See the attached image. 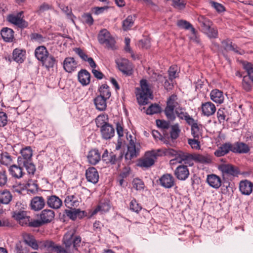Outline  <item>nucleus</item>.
Here are the masks:
<instances>
[{
	"instance_id": "nucleus-1",
	"label": "nucleus",
	"mask_w": 253,
	"mask_h": 253,
	"mask_svg": "<svg viewBox=\"0 0 253 253\" xmlns=\"http://www.w3.org/2000/svg\"><path fill=\"white\" fill-rule=\"evenodd\" d=\"M140 86V88H136V96L139 104L144 105L148 103L150 98H152V94L146 80H141Z\"/></svg>"
},
{
	"instance_id": "nucleus-2",
	"label": "nucleus",
	"mask_w": 253,
	"mask_h": 253,
	"mask_svg": "<svg viewBox=\"0 0 253 253\" xmlns=\"http://www.w3.org/2000/svg\"><path fill=\"white\" fill-rule=\"evenodd\" d=\"M198 25L200 30L210 38H216L218 36L217 29L211 27L212 23L206 17H199Z\"/></svg>"
},
{
	"instance_id": "nucleus-3",
	"label": "nucleus",
	"mask_w": 253,
	"mask_h": 253,
	"mask_svg": "<svg viewBox=\"0 0 253 253\" xmlns=\"http://www.w3.org/2000/svg\"><path fill=\"white\" fill-rule=\"evenodd\" d=\"M75 231L71 230L67 232L64 236L63 242L66 248L69 249L73 246V248L78 250V248L80 246L81 238L79 236L75 235Z\"/></svg>"
},
{
	"instance_id": "nucleus-4",
	"label": "nucleus",
	"mask_w": 253,
	"mask_h": 253,
	"mask_svg": "<svg viewBox=\"0 0 253 253\" xmlns=\"http://www.w3.org/2000/svg\"><path fill=\"white\" fill-rule=\"evenodd\" d=\"M160 152L161 149L146 152L144 158L138 161V166L141 168H149L153 166L157 157L160 156L159 153Z\"/></svg>"
},
{
	"instance_id": "nucleus-5",
	"label": "nucleus",
	"mask_w": 253,
	"mask_h": 253,
	"mask_svg": "<svg viewBox=\"0 0 253 253\" xmlns=\"http://www.w3.org/2000/svg\"><path fill=\"white\" fill-rule=\"evenodd\" d=\"M98 40L100 44L105 45L107 48L114 49L116 41L106 29H102L99 32Z\"/></svg>"
},
{
	"instance_id": "nucleus-6",
	"label": "nucleus",
	"mask_w": 253,
	"mask_h": 253,
	"mask_svg": "<svg viewBox=\"0 0 253 253\" xmlns=\"http://www.w3.org/2000/svg\"><path fill=\"white\" fill-rule=\"evenodd\" d=\"M176 100V95L172 94L170 96L167 100V106L165 109V113L167 118L172 121L175 119L174 110L177 108V106L178 105Z\"/></svg>"
},
{
	"instance_id": "nucleus-7",
	"label": "nucleus",
	"mask_w": 253,
	"mask_h": 253,
	"mask_svg": "<svg viewBox=\"0 0 253 253\" xmlns=\"http://www.w3.org/2000/svg\"><path fill=\"white\" fill-rule=\"evenodd\" d=\"M193 154L186 152L178 150L177 157L170 161V165H174L176 162L181 164L182 162L189 166H192L194 165L193 162Z\"/></svg>"
},
{
	"instance_id": "nucleus-8",
	"label": "nucleus",
	"mask_w": 253,
	"mask_h": 253,
	"mask_svg": "<svg viewBox=\"0 0 253 253\" xmlns=\"http://www.w3.org/2000/svg\"><path fill=\"white\" fill-rule=\"evenodd\" d=\"M116 63L119 70L124 75L130 76L133 73V67L132 64L126 58L118 59Z\"/></svg>"
},
{
	"instance_id": "nucleus-9",
	"label": "nucleus",
	"mask_w": 253,
	"mask_h": 253,
	"mask_svg": "<svg viewBox=\"0 0 253 253\" xmlns=\"http://www.w3.org/2000/svg\"><path fill=\"white\" fill-rule=\"evenodd\" d=\"M123 155L122 152H120L119 155L113 152L109 155L108 150L106 149L102 155V161L107 164L115 165L122 159Z\"/></svg>"
},
{
	"instance_id": "nucleus-10",
	"label": "nucleus",
	"mask_w": 253,
	"mask_h": 253,
	"mask_svg": "<svg viewBox=\"0 0 253 253\" xmlns=\"http://www.w3.org/2000/svg\"><path fill=\"white\" fill-rule=\"evenodd\" d=\"M223 177L225 176H237L239 174L238 168L229 164H222L218 166Z\"/></svg>"
},
{
	"instance_id": "nucleus-11",
	"label": "nucleus",
	"mask_w": 253,
	"mask_h": 253,
	"mask_svg": "<svg viewBox=\"0 0 253 253\" xmlns=\"http://www.w3.org/2000/svg\"><path fill=\"white\" fill-rule=\"evenodd\" d=\"M65 205L69 209L78 207L82 202L80 196L77 193L66 196L64 200Z\"/></svg>"
},
{
	"instance_id": "nucleus-12",
	"label": "nucleus",
	"mask_w": 253,
	"mask_h": 253,
	"mask_svg": "<svg viewBox=\"0 0 253 253\" xmlns=\"http://www.w3.org/2000/svg\"><path fill=\"white\" fill-rule=\"evenodd\" d=\"M189 174L187 166L184 165H179L174 171V175L179 180H186L188 177Z\"/></svg>"
},
{
	"instance_id": "nucleus-13",
	"label": "nucleus",
	"mask_w": 253,
	"mask_h": 253,
	"mask_svg": "<svg viewBox=\"0 0 253 253\" xmlns=\"http://www.w3.org/2000/svg\"><path fill=\"white\" fill-rule=\"evenodd\" d=\"M20 154L21 155L17 158L18 164H21L22 163L24 164L27 161L32 160L33 151L30 146H26L20 150Z\"/></svg>"
},
{
	"instance_id": "nucleus-14",
	"label": "nucleus",
	"mask_w": 253,
	"mask_h": 253,
	"mask_svg": "<svg viewBox=\"0 0 253 253\" xmlns=\"http://www.w3.org/2000/svg\"><path fill=\"white\" fill-rule=\"evenodd\" d=\"M101 135L103 139L108 140L111 139L115 135V129L113 126L105 124L100 128Z\"/></svg>"
},
{
	"instance_id": "nucleus-15",
	"label": "nucleus",
	"mask_w": 253,
	"mask_h": 253,
	"mask_svg": "<svg viewBox=\"0 0 253 253\" xmlns=\"http://www.w3.org/2000/svg\"><path fill=\"white\" fill-rule=\"evenodd\" d=\"M45 205V201L42 196H35L33 197L30 203L32 210L35 211H39L42 209Z\"/></svg>"
},
{
	"instance_id": "nucleus-16",
	"label": "nucleus",
	"mask_w": 253,
	"mask_h": 253,
	"mask_svg": "<svg viewBox=\"0 0 253 253\" xmlns=\"http://www.w3.org/2000/svg\"><path fill=\"white\" fill-rule=\"evenodd\" d=\"M85 176L87 180L93 184H96L99 180V174L94 167H89L86 170Z\"/></svg>"
},
{
	"instance_id": "nucleus-17",
	"label": "nucleus",
	"mask_w": 253,
	"mask_h": 253,
	"mask_svg": "<svg viewBox=\"0 0 253 253\" xmlns=\"http://www.w3.org/2000/svg\"><path fill=\"white\" fill-rule=\"evenodd\" d=\"M87 159L89 164L95 165L101 160V153L97 149H91L88 153Z\"/></svg>"
},
{
	"instance_id": "nucleus-18",
	"label": "nucleus",
	"mask_w": 253,
	"mask_h": 253,
	"mask_svg": "<svg viewBox=\"0 0 253 253\" xmlns=\"http://www.w3.org/2000/svg\"><path fill=\"white\" fill-rule=\"evenodd\" d=\"M253 189V183L248 180H244L240 181L239 190L241 193L245 195H250Z\"/></svg>"
},
{
	"instance_id": "nucleus-19",
	"label": "nucleus",
	"mask_w": 253,
	"mask_h": 253,
	"mask_svg": "<svg viewBox=\"0 0 253 253\" xmlns=\"http://www.w3.org/2000/svg\"><path fill=\"white\" fill-rule=\"evenodd\" d=\"M201 109L203 114L207 117L213 115L216 111L214 104L210 101L203 103L201 105Z\"/></svg>"
},
{
	"instance_id": "nucleus-20",
	"label": "nucleus",
	"mask_w": 253,
	"mask_h": 253,
	"mask_svg": "<svg viewBox=\"0 0 253 253\" xmlns=\"http://www.w3.org/2000/svg\"><path fill=\"white\" fill-rule=\"evenodd\" d=\"M232 152L239 154L247 153L250 150V148L247 144L240 142L232 144Z\"/></svg>"
},
{
	"instance_id": "nucleus-21",
	"label": "nucleus",
	"mask_w": 253,
	"mask_h": 253,
	"mask_svg": "<svg viewBox=\"0 0 253 253\" xmlns=\"http://www.w3.org/2000/svg\"><path fill=\"white\" fill-rule=\"evenodd\" d=\"M54 211L49 209L43 210L40 213V219L42 220L44 224L51 222L54 219Z\"/></svg>"
},
{
	"instance_id": "nucleus-22",
	"label": "nucleus",
	"mask_w": 253,
	"mask_h": 253,
	"mask_svg": "<svg viewBox=\"0 0 253 253\" xmlns=\"http://www.w3.org/2000/svg\"><path fill=\"white\" fill-rule=\"evenodd\" d=\"M14 32L12 29L3 27L0 31V35L3 40L5 42H11L14 40Z\"/></svg>"
},
{
	"instance_id": "nucleus-23",
	"label": "nucleus",
	"mask_w": 253,
	"mask_h": 253,
	"mask_svg": "<svg viewBox=\"0 0 253 253\" xmlns=\"http://www.w3.org/2000/svg\"><path fill=\"white\" fill-rule=\"evenodd\" d=\"M160 184L166 188H170L174 184V179L170 174H164L160 178Z\"/></svg>"
},
{
	"instance_id": "nucleus-24",
	"label": "nucleus",
	"mask_w": 253,
	"mask_h": 253,
	"mask_svg": "<svg viewBox=\"0 0 253 253\" xmlns=\"http://www.w3.org/2000/svg\"><path fill=\"white\" fill-rule=\"evenodd\" d=\"M46 203L47 206L53 209H59L62 205V201L55 195L48 196Z\"/></svg>"
},
{
	"instance_id": "nucleus-25",
	"label": "nucleus",
	"mask_w": 253,
	"mask_h": 253,
	"mask_svg": "<svg viewBox=\"0 0 253 253\" xmlns=\"http://www.w3.org/2000/svg\"><path fill=\"white\" fill-rule=\"evenodd\" d=\"M139 149L136 148L133 142H130L127 147V151L125 155V158L127 160H131L136 158L139 155Z\"/></svg>"
},
{
	"instance_id": "nucleus-26",
	"label": "nucleus",
	"mask_w": 253,
	"mask_h": 253,
	"mask_svg": "<svg viewBox=\"0 0 253 253\" xmlns=\"http://www.w3.org/2000/svg\"><path fill=\"white\" fill-rule=\"evenodd\" d=\"M74 51L82 60L87 61L92 69L96 67L97 65L93 58L91 57H88L81 48H75L74 49Z\"/></svg>"
},
{
	"instance_id": "nucleus-27",
	"label": "nucleus",
	"mask_w": 253,
	"mask_h": 253,
	"mask_svg": "<svg viewBox=\"0 0 253 253\" xmlns=\"http://www.w3.org/2000/svg\"><path fill=\"white\" fill-rule=\"evenodd\" d=\"M11 175L15 178L19 179L21 178L25 174L23 170V166L13 165L11 166L8 169Z\"/></svg>"
},
{
	"instance_id": "nucleus-28",
	"label": "nucleus",
	"mask_w": 253,
	"mask_h": 253,
	"mask_svg": "<svg viewBox=\"0 0 253 253\" xmlns=\"http://www.w3.org/2000/svg\"><path fill=\"white\" fill-rule=\"evenodd\" d=\"M110 209L109 202L107 201H101L96 208L90 211V216H92L96 214L98 212L100 211L104 213L108 211Z\"/></svg>"
},
{
	"instance_id": "nucleus-29",
	"label": "nucleus",
	"mask_w": 253,
	"mask_h": 253,
	"mask_svg": "<svg viewBox=\"0 0 253 253\" xmlns=\"http://www.w3.org/2000/svg\"><path fill=\"white\" fill-rule=\"evenodd\" d=\"M77 66V63L73 57H67L63 62L64 70L68 73L74 71Z\"/></svg>"
},
{
	"instance_id": "nucleus-30",
	"label": "nucleus",
	"mask_w": 253,
	"mask_h": 253,
	"mask_svg": "<svg viewBox=\"0 0 253 253\" xmlns=\"http://www.w3.org/2000/svg\"><path fill=\"white\" fill-rule=\"evenodd\" d=\"M7 21L20 28H26L28 23L21 17H7Z\"/></svg>"
},
{
	"instance_id": "nucleus-31",
	"label": "nucleus",
	"mask_w": 253,
	"mask_h": 253,
	"mask_svg": "<svg viewBox=\"0 0 253 253\" xmlns=\"http://www.w3.org/2000/svg\"><path fill=\"white\" fill-rule=\"evenodd\" d=\"M207 181L210 186L215 189H218L221 185V178L214 174L208 175Z\"/></svg>"
},
{
	"instance_id": "nucleus-32",
	"label": "nucleus",
	"mask_w": 253,
	"mask_h": 253,
	"mask_svg": "<svg viewBox=\"0 0 253 253\" xmlns=\"http://www.w3.org/2000/svg\"><path fill=\"white\" fill-rule=\"evenodd\" d=\"M78 80L83 85H86L90 83V74L87 70L82 69L78 73Z\"/></svg>"
},
{
	"instance_id": "nucleus-33",
	"label": "nucleus",
	"mask_w": 253,
	"mask_h": 253,
	"mask_svg": "<svg viewBox=\"0 0 253 253\" xmlns=\"http://www.w3.org/2000/svg\"><path fill=\"white\" fill-rule=\"evenodd\" d=\"M49 52L44 46H39L35 50V55L37 59L42 62L49 54Z\"/></svg>"
},
{
	"instance_id": "nucleus-34",
	"label": "nucleus",
	"mask_w": 253,
	"mask_h": 253,
	"mask_svg": "<svg viewBox=\"0 0 253 253\" xmlns=\"http://www.w3.org/2000/svg\"><path fill=\"white\" fill-rule=\"evenodd\" d=\"M211 99L214 102L221 104L223 102L224 97L223 92L217 89H213L210 93Z\"/></svg>"
},
{
	"instance_id": "nucleus-35",
	"label": "nucleus",
	"mask_w": 253,
	"mask_h": 253,
	"mask_svg": "<svg viewBox=\"0 0 253 253\" xmlns=\"http://www.w3.org/2000/svg\"><path fill=\"white\" fill-rule=\"evenodd\" d=\"M107 99L100 95L96 97L93 99V101L96 109L101 111L105 110L107 107L106 100Z\"/></svg>"
},
{
	"instance_id": "nucleus-36",
	"label": "nucleus",
	"mask_w": 253,
	"mask_h": 253,
	"mask_svg": "<svg viewBox=\"0 0 253 253\" xmlns=\"http://www.w3.org/2000/svg\"><path fill=\"white\" fill-rule=\"evenodd\" d=\"M23 238L25 245H28L34 250L38 249L39 245L33 235L29 234H25L23 236Z\"/></svg>"
},
{
	"instance_id": "nucleus-37",
	"label": "nucleus",
	"mask_w": 253,
	"mask_h": 253,
	"mask_svg": "<svg viewBox=\"0 0 253 253\" xmlns=\"http://www.w3.org/2000/svg\"><path fill=\"white\" fill-rule=\"evenodd\" d=\"M12 195L7 189L0 190V202L2 204H8L12 200Z\"/></svg>"
},
{
	"instance_id": "nucleus-38",
	"label": "nucleus",
	"mask_w": 253,
	"mask_h": 253,
	"mask_svg": "<svg viewBox=\"0 0 253 253\" xmlns=\"http://www.w3.org/2000/svg\"><path fill=\"white\" fill-rule=\"evenodd\" d=\"M25 51L19 48H15L13 51L12 58L17 63H22L25 59Z\"/></svg>"
},
{
	"instance_id": "nucleus-39",
	"label": "nucleus",
	"mask_w": 253,
	"mask_h": 253,
	"mask_svg": "<svg viewBox=\"0 0 253 253\" xmlns=\"http://www.w3.org/2000/svg\"><path fill=\"white\" fill-rule=\"evenodd\" d=\"M193 162L194 161L203 164H208L212 162V159L209 155L193 154Z\"/></svg>"
},
{
	"instance_id": "nucleus-40",
	"label": "nucleus",
	"mask_w": 253,
	"mask_h": 253,
	"mask_svg": "<svg viewBox=\"0 0 253 253\" xmlns=\"http://www.w3.org/2000/svg\"><path fill=\"white\" fill-rule=\"evenodd\" d=\"M177 26L181 28L184 30H190L191 33L196 36V31L195 29L193 27L192 25L189 22L184 20H179L177 22Z\"/></svg>"
},
{
	"instance_id": "nucleus-41",
	"label": "nucleus",
	"mask_w": 253,
	"mask_h": 253,
	"mask_svg": "<svg viewBox=\"0 0 253 253\" xmlns=\"http://www.w3.org/2000/svg\"><path fill=\"white\" fill-rule=\"evenodd\" d=\"M221 43L224 49L226 51H233L240 54H242V52L240 51V49L236 45L233 44L231 42H230L229 41L224 40Z\"/></svg>"
},
{
	"instance_id": "nucleus-42",
	"label": "nucleus",
	"mask_w": 253,
	"mask_h": 253,
	"mask_svg": "<svg viewBox=\"0 0 253 253\" xmlns=\"http://www.w3.org/2000/svg\"><path fill=\"white\" fill-rule=\"evenodd\" d=\"M42 66H44L47 69H49L53 68L56 62V60L53 56L49 54L47 57L45 58L43 61H42Z\"/></svg>"
},
{
	"instance_id": "nucleus-43",
	"label": "nucleus",
	"mask_w": 253,
	"mask_h": 253,
	"mask_svg": "<svg viewBox=\"0 0 253 253\" xmlns=\"http://www.w3.org/2000/svg\"><path fill=\"white\" fill-rule=\"evenodd\" d=\"M202 125L195 123L191 126V133L195 138L199 139L202 136Z\"/></svg>"
},
{
	"instance_id": "nucleus-44",
	"label": "nucleus",
	"mask_w": 253,
	"mask_h": 253,
	"mask_svg": "<svg viewBox=\"0 0 253 253\" xmlns=\"http://www.w3.org/2000/svg\"><path fill=\"white\" fill-rule=\"evenodd\" d=\"M109 8L108 6L102 7H94L91 9V12L84 13L83 16H91L92 14L99 15L103 13V12L107 10Z\"/></svg>"
},
{
	"instance_id": "nucleus-45",
	"label": "nucleus",
	"mask_w": 253,
	"mask_h": 253,
	"mask_svg": "<svg viewBox=\"0 0 253 253\" xmlns=\"http://www.w3.org/2000/svg\"><path fill=\"white\" fill-rule=\"evenodd\" d=\"M20 166H23L25 167L27 170L29 174L34 175L36 171V167L34 164L32 163V160L26 162L25 163L18 164Z\"/></svg>"
},
{
	"instance_id": "nucleus-46",
	"label": "nucleus",
	"mask_w": 253,
	"mask_h": 253,
	"mask_svg": "<svg viewBox=\"0 0 253 253\" xmlns=\"http://www.w3.org/2000/svg\"><path fill=\"white\" fill-rule=\"evenodd\" d=\"M100 96L109 99L111 96V92L109 89V86L106 84H102L99 88Z\"/></svg>"
},
{
	"instance_id": "nucleus-47",
	"label": "nucleus",
	"mask_w": 253,
	"mask_h": 253,
	"mask_svg": "<svg viewBox=\"0 0 253 253\" xmlns=\"http://www.w3.org/2000/svg\"><path fill=\"white\" fill-rule=\"evenodd\" d=\"M108 119V116L106 114H102L99 115L95 120L96 126L98 127L101 128L102 126L105 124H109L106 122V120Z\"/></svg>"
},
{
	"instance_id": "nucleus-48",
	"label": "nucleus",
	"mask_w": 253,
	"mask_h": 253,
	"mask_svg": "<svg viewBox=\"0 0 253 253\" xmlns=\"http://www.w3.org/2000/svg\"><path fill=\"white\" fill-rule=\"evenodd\" d=\"M180 132L178 124H175L171 126V130L170 131V138L172 140L177 139Z\"/></svg>"
},
{
	"instance_id": "nucleus-49",
	"label": "nucleus",
	"mask_w": 253,
	"mask_h": 253,
	"mask_svg": "<svg viewBox=\"0 0 253 253\" xmlns=\"http://www.w3.org/2000/svg\"><path fill=\"white\" fill-rule=\"evenodd\" d=\"M186 0H173L172 6L178 10H182L185 8Z\"/></svg>"
},
{
	"instance_id": "nucleus-50",
	"label": "nucleus",
	"mask_w": 253,
	"mask_h": 253,
	"mask_svg": "<svg viewBox=\"0 0 253 253\" xmlns=\"http://www.w3.org/2000/svg\"><path fill=\"white\" fill-rule=\"evenodd\" d=\"M129 209L133 212L138 213L141 210L142 207L135 199L133 198L129 204Z\"/></svg>"
},
{
	"instance_id": "nucleus-51",
	"label": "nucleus",
	"mask_w": 253,
	"mask_h": 253,
	"mask_svg": "<svg viewBox=\"0 0 253 253\" xmlns=\"http://www.w3.org/2000/svg\"><path fill=\"white\" fill-rule=\"evenodd\" d=\"M152 134L156 140H160L163 141L165 144H169V140L166 138V136H163L158 130H153L152 131Z\"/></svg>"
},
{
	"instance_id": "nucleus-52",
	"label": "nucleus",
	"mask_w": 253,
	"mask_h": 253,
	"mask_svg": "<svg viewBox=\"0 0 253 253\" xmlns=\"http://www.w3.org/2000/svg\"><path fill=\"white\" fill-rule=\"evenodd\" d=\"M42 247L46 248L48 251H54L57 245L51 241H44L40 243Z\"/></svg>"
},
{
	"instance_id": "nucleus-53",
	"label": "nucleus",
	"mask_w": 253,
	"mask_h": 253,
	"mask_svg": "<svg viewBox=\"0 0 253 253\" xmlns=\"http://www.w3.org/2000/svg\"><path fill=\"white\" fill-rule=\"evenodd\" d=\"M161 110V108L158 104H152L146 110V113L148 115H153L160 113Z\"/></svg>"
},
{
	"instance_id": "nucleus-54",
	"label": "nucleus",
	"mask_w": 253,
	"mask_h": 253,
	"mask_svg": "<svg viewBox=\"0 0 253 253\" xmlns=\"http://www.w3.org/2000/svg\"><path fill=\"white\" fill-rule=\"evenodd\" d=\"M12 162V159L7 152L2 153L1 154V163L5 166L10 165Z\"/></svg>"
},
{
	"instance_id": "nucleus-55",
	"label": "nucleus",
	"mask_w": 253,
	"mask_h": 253,
	"mask_svg": "<svg viewBox=\"0 0 253 253\" xmlns=\"http://www.w3.org/2000/svg\"><path fill=\"white\" fill-rule=\"evenodd\" d=\"M134 23L133 17H127L123 22V28L125 31L130 29Z\"/></svg>"
},
{
	"instance_id": "nucleus-56",
	"label": "nucleus",
	"mask_w": 253,
	"mask_h": 253,
	"mask_svg": "<svg viewBox=\"0 0 253 253\" xmlns=\"http://www.w3.org/2000/svg\"><path fill=\"white\" fill-rule=\"evenodd\" d=\"M227 112L224 108H220L217 112V117L220 123H223L226 120Z\"/></svg>"
},
{
	"instance_id": "nucleus-57",
	"label": "nucleus",
	"mask_w": 253,
	"mask_h": 253,
	"mask_svg": "<svg viewBox=\"0 0 253 253\" xmlns=\"http://www.w3.org/2000/svg\"><path fill=\"white\" fill-rule=\"evenodd\" d=\"M15 250L16 253H28V251L25 244L19 242L16 245Z\"/></svg>"
},
{
	"instance_id": "nucleus-58",
	"label": "nucleus",
	"mask_w": 253,
	"mask_h": 253,
	"mask_svg": "<svg viewBox=\"0 0 253 253\" xmlns=\"http://www.w3.org/2000/svg\"><path fill=\"white\" fill-rule=\"evenodd\" d=\"M244 69L247 71L248 76L253 77V64L250 62H244L243 63Z\"/></svg>"
},
{
	"instance_id": "nucleus-59",
	"label": "nucleus",
	"mask_w": 253,
	"mask_h": 253,
	"mask_svg": "<svg viewBox=\"0 0 253 253\" xmlns=\"http://www.w3.org/2000/svg\"><path fill=\"white\" fill-rule=\"evenodd\" d=\"M175 112L177 115V117L182 120L184 119V118L186 117L188 113L185 112V110L184 108H182L181 107H178L176 108L175 109Z\"/></svg>"
},
{
	"instance_id": "nucleus-60",
	"label": "nucleus",
	"mask_w": 253,
	"mask_h": 253,
	"mask_svg": "<svg viewBox=\"0 0 253 253\" xmlns=\"http://www.w3.org/2000/svg\"><path fill=\"white\" fill-rule=\"evenodd\" d=\"M188 143L192 149L196 150L200 149V142L197 138H194V139H188Z\"/></svg>"
},
{
	"instance_id": "nucleus-61",
	"label": "nucleus",
	"mask_w": 253,
	"mask_h": 253,
	"mask_svg": "<svg viewBox=\"0 0 253 253\" xmlns=\"http://www.w3.org/2000/svg\"><path fill=\"white\" fill-rule=\"evenodd\" d=\"M70 210H66L65 213L66 215L70 217L72 220H75L77 218H78L77 216V209L76 208H74L73 209H70Z\"/></svg>"
},
{
	"instance_id": "nucleus-62",
	"label": "nucleus",
	"mask_w": 253,
	"mask_h": 253,
	"mask_svg": "<svg viewBox=\"0 0 253 253\" xmlns=\"http://www.w3.org/2000/svg\"><path fill=\"white\" fill-rule=\"evenodd\" d=\"M8 178L6 172L5 170L0 171V186H5L7 182Z\"/></svg>"
},
{
	"instance_id": "nucleus-63",
	"label": "nucleus",
	"mask_w": 253,
	"mask_h": 253,
	"mask_svg": "<svg viewBox=\"0 0 253 253\" xmlns=\"http://www.w3.org/2000/svg\"><path fill=\"white\" fill-rule=\"evenodd\" d=\"M31 40L33 41H35L41 43L44 41L45 38H44L41 34L34 33L30 35Z\"/></svg>"
},
{
	"instance_id": "nucleus-64",
	"label": "nucleus",
	"mask_w": 253,
	"mask_h": 253,
	"mask_svg": "<svg viewBox=\"0 0 253 253\" xmlns=\"http://www.w3.org/2000/svg\"><path fill=\"white\" fill-rule=\"evenodd\" d=\"M232 144L229 142L225 143L221 145L219 148L224 152L226 154H228L230 151L232 152Z\"/></svg>"
}]
</instances>
